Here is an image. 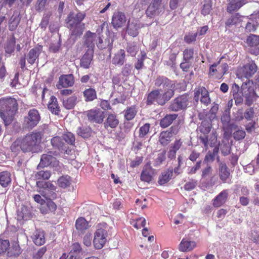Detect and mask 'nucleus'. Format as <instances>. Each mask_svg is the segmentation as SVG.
Wrapping results in <instances>:
<instances>
[{"instance_id": "nucleus-1", "label": "nucleus", "mask_w": 259, "mask_h": 259, "mask_svg": "<svg viewBox=\"0 0 259 259\" xmlns=\"http://www.w3.org/2000/svg\"><path fill=\"white\" fill-rule=\"evenodd\" d=\"M155 84L156 87L162 88L154 90L148 94L147 104L151 105L156 102L158 105H163L174 95L175 82L165 77L159 76L156 79Z\"/></svg>"}, {"instance_id": "nucleus-2", "label": "nucleus", "mask_w": 259, "mask_h": 259, "mask_svg": "<svg viewBox=\"0 0 259 259\" xmlns=\"http://www.w3.org/2000/svg\"><path fill=\"white\" fill-rule=\"evenodd\" d=\"M41 138V134L39 133H32L23 138L17 139L12 144L11 149L14 152H17L20 149L24 152H35Z\"/></svg>"}, {"instance_id": "nucleus-3", "label": "nucleus", "mask_w": 259, "mask_h": 259, "mask_svg": "<svg viewBox=\"0 0 259 259\" xmlns=\"http://www.w3.org/2000/svg\"><path fill=\"white\" fill-rule=\"evenodd\" d=\"M18 108V102L16 99L12 97L0 99V116L6 125H9L12 122Z\"/></svg>"}, {"instance_id": "nucleus-4", "label": "nucleus", "mask_w": 259, "mask_h": 259, "mask_svg": "<svg viewBox=\"0 0 259 259\" xmlns=\"http://www.w3.org/2000/svg\"><path fill=\"white\" fill-rule=\"evenodd\" d=\"M84 12H78L74 15L70 13L66 19L67 27L70 29L71 35L75 38L80 36L84 29V23L81 22L85 17Z\"/></svg>"}, {"instance_id": "nucleus-5", "label": "nucleus", "mask_w": 259, "mask_h": 259, "mask_svg": "<svg viewBox=\"0 0 259 259\" xmlns=\"http://www.w3.org/2000/svg\"><path fill=\"white\" fill-rule=\"evenodd\" d=\"M110 227L105 223L98 224L94 233L93 243L96 249L102 248L107 240L108 232Z\"/></svg>"}, {"instance_id": "nucleus-6", "label": "nucleus", "mask_w": 259, "mask_h": 259, "mask_svg": "<svg viewBox=\"0 0 259 259\" xmlns=\"http://www.w3.org/2000/svg\"><path fill=\"white\" fill-rule=\"evenodd\" d=\"M37 191L46 199L57 198V187L50 182H36Z\"/></svg>"}, {"instance_id": "nucleus-7", "label": "nucleus", "mask_w": 259, "mask_h": 259, "mask_svg": "<svg viewBox=\"0 0 259 259\" xmlns=\"http://www.w3.org/2000/svg\"><path fill=\"white\" fill-rule=\"evenodd\" d=\"M253 84L252 80H248L244 82L241 86V93L245 98V104L248 106L253 103L255 96Z\"/></svg>"}, {"instance_id": "nucleus-8", "label": "nucleus", "mask_w": 259, "mask_h": 259, "mask_svg": "<svg viewBox=\"0 0 259 259\" xmlns=\"http://www.w3.org/2000/svg\"><path fill=\"white\" fill-rule=\"evenodd\" d=\"M50 166L56 171H60L61 165L56 158L52 155V152L44 154L41 156L40 161L37 167H46Z\"/></svg>"}, {"instance_id": "nucleus-9", "label": "nucleus", "mask_w": 259, "mask_h": 259, "mask_svg": "<svg viewBox=\"0 0 259 259\" xmlns=\"http://www.w3.org/2000/svg\"><path fill=\"white\" fill-rule=\"evenodd\" d=\"M189 96L186 94L181 95L172 101L169 109L173 111H178L186 109L190 102Z\"/></svg>"}, {"instance_id": "nucleus-10", "label": "nucleus", "mask_w": 259, "mask_h": 259, "mask_svg": "<svg viewBox=\"0 0 259 259\" xmlns=\"http://www.w3.org/2000/svg\"><path fill=\"white\" fill-rule=\"evenodd\" d=\"M40 120L38 111L35 109H32L24 117L23 124L26 128L32 129L38 123Z\"/></svg>"}, {"instance_id": "nucleus-11", "label": "nucleus", "mask_w": 259, "mask_h": 259, "mask_svg": "<svg viewBox=\"0 0 259 259\" xmlns=\"http://www.w3.org/2000/svg\"><path fill=\"white\" fill-rule=\"evenodd\" d=\"M89 120L92 122L101 123L104 118V112L99 108H95L86 112Z\"/></svg>"}, {"instance_id": "nucleus-12", "label": "nucleus", "mask_w": 259, "mask_h": 259, "mask_svg": "<svg viewBox=\"0 0 259 259\" xmlns=\"http://www.w3.org/2000/svg\"><path fill=\"white\" fill-rule=\"evenodd\" d=\"M257 71V66L253 61H251L244 65L239 71L240 77H245L247 80Z\"/></svg>"}, {"instance_id": "nucleus-13", "label": "nucleus", "mask_w": 259, "mask_h": 259, "mask_svg": "<svg viewBox=\"0 0 259 259\" xmlns=\"http://www.w3.org/2000/svg\"><path fill=\"white\" fill-rule=\"evenodd\" d=\"M74 83V79L72 74L62 75L59 77L56 87L57 89H61L72 87Z\"/></svg>"}, {"instance_id": "nucleus-14", "label": "nucleus", "mask_w": 259, "mask_h": 259, "mask_svg": "<svg viewBox=\"0 0 259 259\" xmlns=\"http://www.w3.org/2000/svg\"><path fill=\"white\" fill-rule=\"evenodd\" d=\"M161 0H153L146 11V14L149 17H152L158 15L163 10L160 4Z\"/></svg>"}, {"instance_id": "nucleus-15", "label": "nucleus", "mask_w": 259, "mask_h": 259, "mask_svg": "<svg viewBox=\"0 0 259 259\" xmlns=\"http://www.w3.org/2000/svg\"><path fill=\"white\" fill-rule=\"evenodd\" d=\"M126 21V17L124 13L117 12L113 14L111 23L114 28H118L124 26Z\"/></svg>"}, {"instance_id": "nucleus-16", "label": "nucleus", "mask_w": 259, "mask_h": 259, "mask_svg": "<svg viewBox=\"0 0 259 259\" xmlns=\"http://www.w3.org/2000/svg\"><path fill=\"white\" fill-rule=\"evenodd\" d=\"M42 51L41 46H38L31 49L26 56L27 62L30 64H33L36 60H38V56Z\"/></svg>"}, {"instance_id": "nucleus-17", "label": "nucleus", "mask_w": 259, "mask_h": 259, "mask_svg": "<svg viewBox=\"0 0 259 259\" xmlns=\"http://www.w3.org/2000/svg\"><path fill=\"white\" fill-rule=\"evenodd\" d=\"M200 140L206 149L208 148V145L210 147H214V148L218 147L219 144L217 141V135L215 133H211L209 140L207 137L202 136H200Z\"/></svg>"}, {"instance_id": "nucleus-18", "label": "nucleus", "mask_w": 259, "mask_h": 259, "mask_svg": "<svg viewBox=\"0 0 259 259\" xmlns=\"http://www.w3.org/2000/svg\"><path fill=\"white\" fill-rule=\"evenodd\" d=\"M84 38V44L89 48L88 51H92L93 52V48L96 44V40L98 38V34L88 31L85 33Z\"/></svg>"}, {"instance_id": "nucleus-19", "label": "nucleus", "mask_w": 259, "mask_h": 259, "mask_svg": "<svg viewBox=\"0 0 259 259\" xmlns=\"http://www.w3.org/2000/svg\"><path fill=\"white\" fill-rule=\"evenodd\" d=\"M140 28V24L138 20L130 19L127 27L128 34L133 37L138 34V30Z\"/></svg>"}, {"instance_id": "nucleus-20", "label": "nucleus", "mask_w": 259, "mask_h": 259, "mask_svg": "<svg viewBox=\"0 0 259 259\" xmlns=\"http://www.w3.org/2000/svg\"><path fill=\"white\" fill-rule=\"evenodd\" d=\"M154 175V169L150 165H146L143 168L141 174L142 181L149 183L152 180Z\"/></svg>"}, {"instance_id": "nucleus-21", "label": "nucleus", "mask_w": 259, "mask_h": 259, "mask_svg": "<svg viewBox=\"0 0 259 259\" xmlns=\"http://www.w3.org/2000/svg\"><path fill=\"white\" fill-rule=\"evenodd\" d=\"M229 195V191L224 190L221 192L212 201V205L215 207L223 205L227 201Z\"/></svg>"}, {"instance_id": "nucleus-22", "label": "nucleus", "mask_w": 259, "mask_h": 259, "mask_svg": "<svg viewBox=\"0 0 259 259\" xmlns=\"http://www.w3.org/2000/svg\"><path fill=\"white\" fill-rule=\"evenodd\" d=\"M196 247L195 241L183 238L179 244V249L182 252H189L193 250Z\"/></svg>"}, {"instance_id": "nucleus-23", "label": "nucleus", "mask_w": 259, "mask_h": 259, "mask_svg": "<svg viewBox=\"0 0 259 259\" xmlns=\"http://www.w3.org/2000/svg\"><path fill=\"white\" fill-rule=\"evenodd\" d=\"M247 3V0H229L227 8V12L232 13L236 11Z\"/></svg>"}, {"instance_id": "nucleus-24", "label": "nucleus", "mask_w": 259, "mask_h": 259, "mask_svg": "<svg viewBox=\"0 0 259 259\" xmlns=\"http://www.w3.org/2000/svg\"><path fill=\"white\" fill-rule=\"evenodd\" d=\"M31 238L34 244L38 246L43 245L46 242L45 232L42 230H36Z\"/></svg>"}, {"instance_id": "nucleus-25", "label": "nucleus", "mask_w": 259, "mask_h": 259, "mask_svg": "<svg viewBox=\"0 0 259 259\" xmlns=\"http://www.w3.org/2000/svg\"><path fill=\"white\" fill-rule=\"evenodd\" d=\"M125 54L124 50L120 49L114 55L112 63L117 66H122L125 62Z\"/></svg>"}, {"instance_id": "nucleus-26", "label": "nucleus", "mask_w": 259, "mask_h": 259, "mask_svg": "<svg viewBox=\"0 0 259 259\" xmlns=\"http://www.w3.org/2000/svg\"><path fill=\"white\" fill-rule=\"evenodd\" d=\"M119 121L116 115L110 114H109L105 121L104 122V127L106 128L110 127L112 128H115L118 124Z\"/></svg>"}, {"instance_id": "nucleus-27", "label": "nucleus", "mask_w": 259, "mask_h": 259, "mask_svg": "<svg viewBox=\"0 0 259 259\" xmlns=\"http://www.w3.org/2000/svg\"><path fill=\"white\" fill-rule=\"evenodd\" d=\"M62 100L64 107L67 109H71L78 102V97L76 95H73L69 98L63 99Z\"/></svg>"}, {"instance_id": "nucleus-28", "label": "nucleus", "mask_w": 259, "mask_h": 259, "mask_svg": "<svg viewBox=\"0 0 259 259\" xmlns=\"http://www.w3.org/2000/svg\"><path fill=\"white\" fill-rule=\"evenodd\" d=\"M93 57L92 51H88L80 60V66L85 69L89 68Z\"/></svg>"}, {"instance_id": "nucleus-29", "label": "nucleus", "mask_w": 259, "mask_h": 259, "mask_svg": "<svg viewBox=\"0 0 259 259\" xmlns=\"http://www.w3.org/2000/svg\"><path fill=\"white\" fill-rule=\"evenodd\" d=\"M172 169H168L161 174L159 177L158 183L160 185H164L171 179Z\"/></svg>"}, {"instance_id": "nucleus-30", "label": "nucleus", "mask_w": 259, "mask_h": 259, "mask_svg": "<svg viewBox=\"0 0 259 259\" xmlns=\"http://www.w3.org/2000/svg\"><path fill=\"white\" fill-rule=\"evenodd\" d=\"M75 227L78 231L83 232L89 228V225L84 218L80 217L76 221Z\"/></svg>"}, {"instance_id": "nucleus-31", "label": "nucleus", "mask_w": 259, "mask_h": 259, "mask_svg": "<svg viewBox=\"0 0 259 259\" xmlns=\"http://www.w3.org/2000/svg\"><path fill=\"white\" fill-rule=\"evenodd\" d=\"M51 144L53 147L60 150H65L66 148L65 143L63 142V138L60 137H55L51 139Z\"/></svg>"}, {"instance_id": "nucleus-32", "label": "nucleus", "mask_w": 259, "mask_h": 259, "mask_svg": "<svg viewBox=\"0 0 259 259\" xmlns=\"http://www.w3.org/2000/svg\"><path fill=\"white\" fill-rule=\"evenodd\" d=\"M220 62L213 63L209 67L208 75L210 77L219 78L222 77L220 67H219Z\"/></svg>"}, {"instance_id": "nucleus-33", "label": "nucleus", "mask_w": 259, "mask_h": 259, "mask_svg": "<svg viewBox=\"0 0 259 259\" xmlns=\"http://www.w3.org/2000/svg\"><path fill=\"white\" fill-rule=\"evenodd\" d=\"M83 97L86 102H91L97 98L96 90L93 88H88L83 92Z\"/></svg>"}, {"instance_id": "nucleus-34", "label": "nucleus", "mask_w": 259, "mask_h": 259, "mask_svg": "<svg viewBox=\"0 0 259 259\" xmlns=\"http://www.w3.org/2000/svg\"><path fill=\"white\" fill-rule=\"evenodd\" d=\"M178 117V115L176 114H171L166 115L163 118L160 122V125L163 128L167 127L170 125L173 121L175 120Z\"/></svg>"}, {"instance_id": "nucleus-35", "label": "nucleus", "mask_w": 259, "mask_h": 259, "mask_svg": "<svg viewBox=\"0 0 259 259\" xmlns=\"http://www.w3.org/2000/svg\"><path fill=\"white\" fill-rule=\"evenodd\" d=\"M11 182V177L10 172L7 171L0 172V185L6 187Z\"/></svg>"}, {"instance_id": "nucleus-36", "label": "nucleus", "mask_w": 259, "mask_h": 259, "mask_svg": "<svg viewBox=\"0 0 259 259\" xmlns=\"http://www.w3.org/2000/svg\"><path fill=\"white\" fill-rule=\"evenodd\" d=\"M219 174L220 179L225 182L230 176V172L226 164L224 162H220L219 164Z\"/></svg>"}, {"instance_id": "nucleus-37", "label": "nucleus", "mask_w": 259, "mask_h": 259, "mask_svg": "<svg viewBox=\"0 0 259 259\" xmlns=\"http://www.w3.org/2000/svg\"><path fill=\"white\" fill-rule=\"evenodd\" d=\"M208 94V92L204 87L196 88L194 90V98L196 102H198L201 97H204Z\"/></svg>"}, {"instance_id": "nucleus-38", "label": "nucleus", "mask_w": 259, "mask_h": 259, "mask_svg": "<svg viewBox=\"0 0 259 259\" xmlns=\"http://www.w3.org/2000/svg\"><path fill=\"white\" fill-rule=\"evenodd\" d=\"M172 133L169 131H163L160 133L159 141L162 145H166L170 141Z\"/></svg>"}, {"instance_id": "nucleus-39", "label": "nucleus", "mask_w": 259, "mask_h": 259, "mask_svg": "<svg viewBox=\"0 0 259 259\" xmlns=\"http://www.w3.org/2000/svg\"><path fill=\"white\" fill-rule=\"evenodd\" d=\"M51 175L49 170H40L34 173L33 177L37 180H48Z\"/></svg>"}, {"instance_id": "nucleus-40", "label": "nucleus", "mask_w": 259, "mask_h": 259, "mask_svg": "<svg viewBox=\"0 0 259 259\" xmlns=\"http://www.w3.org/2000/svg\"><path fill=\"white\" fill-rule=\"evenodd\" d=\"M48 108L55 114H58L59 112V107L57 103V100L54 96H52L50 102L48 105Z\"/></svg>"}, {"instance_id": "nucleus-41", "label": "nucleus", "mask_w": 259, "mask_h": 259, "mask_svg": "<svg viewBox=\"0 0 259 259\" xmlns=\"http://www.w3.org/2000/svg\"><path fill=\"white\" fill-rule=\"evenodd\" d=\"M77 134L83 138H88L92 134L91 128L89 127H79L77 130Z\"/></svg>"}, {"instance_id": "nucleus-42", "label": "nucleus", "mask_w": 259, "mask_h": 259, "mask_svg": "<svg viewBox=\"0 0 259 259\" xmlns=\"http://www.w3.org/2000/svg\"><path fill=\"white\" fill-rule=\"evenodd\" d=\"M15 45V39L12 37L8 40L5 47V52L7 54H11L14 51Z\"/></svg>"}, {"instance_id": "nucleus-43", "label": "nucleus", "mask_w": 259, "mask_h": 259, "mask_svg": "<svg viewBox=\"0 0 259 259\" xmlns=\"http://www.w3.org/2000/svg\"><path fill=\"white\" fill-rule=\"evenodd\" d=\"M20 253V247L17 243L13 244L11 247L9 246V248L8 250V255L9 256H18Z\"/></svg>"}, {"instance_id": "nucleus-44", "label": "nucleus", "mask_w": 259, "mask_h": 259, "mask_svg": "<svg viewBox=\"0 0 259 259\" xmlns=\"http://www.w3.org/2000/svg\"><path fill=\"white\" fill-rule=\"evenodd\" d=\"M246 43L250 47H256L259 45V36L250 34L247 38Z\"/></svg>"}, {"instance_id": "nucleus-45", "label": "nucleus", "mask_w": 259, "mask_h": 259, "mask_svg": "<svg viewBox=\"0 0 259 259\" xmlns=\"http://www.w3.org/2000/svg\"><path fill=\"white\" fill-rule=\"evenodd\" d=\"M58 184L59 187L65 188L70 185V178L68 176L60 177L58 180Z\"/></svg>"}, {"instance_id": "nucleus-46", "label": "nucleus", "mask_w": 259, "mask_h": 259, "mask_svg": "<svg viewBox=\"0 0 259 259\" xmlns=\"http://www.w3.org/2000/svg\"><path fill=\"white\" fill-rule=\"evenodd\" d=\"M137 114V110L135 106L128 107L125 111L124 116L126 120L133 119Z\"/></svg>"}, {"instance_id": "nucleus-47", "label": "nucleus", "mask_w": 259, "mask_h": 259, "mask_svg": "<svg viewBox=\"0 0 259 259\" xmlns=\"http://www.w3.org/2000/svg\"><path fill=\"white\" fill-rule=\"evenodd\" d=\"M240 21V18L237 15H232L226 22V27L230 28L233 25L237 24Z\"/></svg>"}, {"instance_id": "nucleus-48", "label": "nucleus", "mask_w": 259, "mask_h": 259, "mask_svg": "<svg viewBox=\"0 0 259 259\" xmlns=\"http://www.w3.org/2000/svg\"><path fill=\"white\" fill-rule=\"evenodd\" d=\"M20 22V18L18 16L13 15L9 22V29L11 31L15 30Z\"/></svg>"}, {"instance_id": "nucleus-49", "label": "nucleus", "mask_w": 259, "mask_h": 259, "mask_svg": "<svg viewBox=\"0 0 259 259\" xmlns=\"http://www.w3.org/2000/svg\"><path fill=\"white\" fill-rule=\"evenodd\" d=\"M219 145V148L224 155H227L230 152V146L228 141H223Z\"/></svg>"}, {"instance_id": "nucleus-50", "label": "nucleus", "mask_w": 259, "mask_h": 259, "mask_svg": "<svg viewBox=\"0 0 259 259\" xmlns=\"http://www.w3.org/2000/svg\"><path fill=\"white\" fill-rule=\"evenodd\" d=\"M230 119V112H229V110H225L221 117V121L224 128L228 126Z\"/></svg>"}, {"instance_id": "nucleus-51", "label": "nucleus", "mask_w": 259, "mask_h": 259, "mask_svg": "<svg viewBox=\"0 0 259 259\" xmlns=\"http://www.w3.org/2000/svg\"><path fill=\"white\" fill-rule=\"evenodd\" d=\"M211 127L210 124L208 122L203 121L201 125L199 127V130L202 133L204 136H206V135L208 134L210 131Z\"/></svg>"}, {"instance_id": "nucleus-52", "label": "nucleus", "mask_w": 259, "mask_h": 259, "mask_svg": "<svg viewBox=\"0 0 259 259\" xmlns=\"http://www.w3.org/2000/svg\"><path fill=\"white\" fill-rule=\"evenodd\" d=\"M62 138L66 143L70 145H73L75 140L74 135L70 132L64 134Z\"/></svg>"}, {"instance_id": "nucleus-53", "label": "nucleus", "mask_w": 259, "mask_h": 259, "mask_svg": "<svg viewBox=\"0 0 259 259\" xmlns=\"http://www.w3.org/2000/svg\"><path fill=\"white\" fill-rule=\"evenodd\" d=\"M61 41L59 38L58 40H55L51 42L49 47V50L51 52L56 53L58 52L61 47Z\"/></svg>"}, {"instance_id": "nucleus-54", "label": "nucleus", "mask_w": 259, "mask_h": 259, "mask_svg": "<svg viewBox=\"0 0 259 259\" xmlns=\"http://www.w3.org/2000/svg\"><path fill=\"white\" fill-rule=\"evenodd\" d=\"M182 143L180 140H177L175 142L172 146V149L169 151V156L174 157L176 155V152L180 148Z\"/></svg>"}, {"instance_id": "nucleus-55", "label": "nucleus", "mask_w": 259, "mask_h": 259, "mask_svg": "<svg viewBox=\"0 0 259 259\" xmlns=\"http://www.w3.org/2000/svg\"><path fill=\"white\" fill-rule=\"evenodd\" d=\"M10 242L8 240L0 239V255L8 251Z\"/></svg>"}, {"instance_id": "nucleus-56", "label": "nucleus", "mask_w": 259, "mask_h": 259, "mask_svg": "<svg viewBox=\"0 0 259 259\" xmlns=\"http://www.w3.org/2000/svg\"><path fill=\"white\" fill-rule=\"evenodd\" d=\"M126 50L131 56H134L138 51V48L134 43H131L128 44Z\"/></svg>"}, {"instance_id": "nucleus-57", "label": "nucleus", "mask_w": 259, "mask_h": 259, "mask_svg": "<svg viewBox=\"0 0 259 259\" xmlns=\"http://www.w3.org/2000/svg\"><path fill=\"white\" fill-rule=\"evenodd\" d=\"M245 132L239 128H237V130L234 132L233 136L236 140L243 139L245 136Z\"/></svg>"}, {"instance_id": "nucleus-58", "label": "nucleus", "mask_w": 259, "mask_h": 259, "mask_svg": "<svg viewBox=\"0 0 259 259\" xmlns=\"http://www.w3.org/2000/svg\"><path fill=\"white\" fill-rule=\"evenodd\" d=\"M219 147H215L213 150V153H208L206 155L204 162L213 161L214 159L215 155L218 152Z\"/></svg>"}, {"instance_id": "nucleus-59", "label": "nucleus", "mask_w": 259, "mask_h": 259, "mask_svg": "<svg viewBox=\"0 0 259 259\" xmlns=\"http://www.w3.org/2000/svg\"><path fill=\"white\" fill-rule=\"evenodd\" d=\"M150 124L146 123L139 130V137L141 138L144 137L146 136L149 131Z\"/></svg>"}, {"instance_id": "nucleus-60", "label": "nucleus", "mask_w": 259, "mask_h": 259, "mask_svg": "<svg viewBox=\"0 0 259 259\" xmlns=\"http://www.w3.org/2000/svg\"><path fill=\"white\" fill-rule=\"evenodd\" d=\"M134 227L139 229L143 227L146 225V220L143 218H139L136 219V221L132 224Z\"/></svg>"}, {"instance_id": "nucleus-61", "label": "nucleus", "mask_w": 259, "mask_h": 259, "mask_svg": "<svg viewBox=\"0 0 259 259\" xmlns=\"http://www.w3.org/2000/svg\"><path fill=\"white\" fill-rule=\"evenodd\" d=\"M197 35V32H192L185 35L184 37L185 41L188 44L196 40V38Z\"/></svg>"}, {"instance_id": "nucleus-62", "label": "nucleus", "mask_w": 259, "mask_h": 259, "mask_svg": "<svg viewBox=\"0 0 259 259\" xmlns=\"http://www.w3.org/2000/svg\"><path fill=\"white\" fill-rule=\"evenodd\" d=\"M201 161H197L195 165L189 167L188 169V173L189 175L195 174L201 167Z\"/></svg>"}, {"instance_id": "nucleus-63", "label": "nucleus", "mask_w": 259, "mask_h": 259, "mask_svg": "<svg viewBox=\"0 0 259 259\" xmlns=\"http://www.w3.org/2000/svg\"><path fill=\"white\" fill-rule=\"evenodd\" d=\"M256 23L253 20H251L247 23L245 29L246 31L254 32L256 30Z\"/></svg>"}, {"instance_id": "nucleus-64", "label": "nucleus", "mask_w": 259, "mask_h": 259, "mask_svg": "<svg viewBox=\"0 0 259 259\" xmlns=\"http://www.w3.org/2000/svg\"><path fill=\"white\" fill-rule=\"evenodd\" d=\"M211 5L210 2H208L204 4L201 13L204 15H208L211 12Z\"/></svg>"}]
</instances>
